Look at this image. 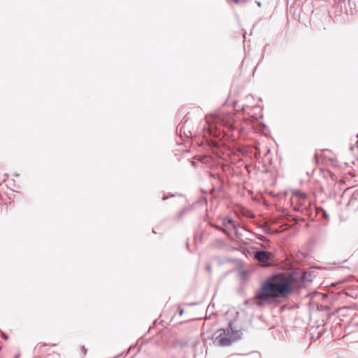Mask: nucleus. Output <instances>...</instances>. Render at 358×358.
<instances>
[{"label":"nucleus","instance_id":"nucleus-1","mask_svg":"<svg viewBox=\"0 0 358 358\" xmlns=\"http://www.w3.org/2000/svg\"><path fill=\"white\" fill-rule=\"evenodd\" d=\"M295 278L292 274L280 273L269 276L255 294V303L258 306L270 304L273 299L286 296L293 291Z\"/></svg>","mask_w":358,"mask_h":358},{"label":"nucleus","instance_id":"nucleus-2","mask_svg":"<svg viewBox=\"0 0 358 358\" xmlns=\"http://www.w3.org/2000/svg\"><path fill=\"white\" fill-rule=\"evenodd\" d=\"M234 115L229 113L219 112L217 114L210 115L206 117V122L211 127V124H219L223 125L231 130L234 129ZM211 129V128H210Z\"/></svg>","mask_w":358,"mask_h":358},{"label":"nucleus","instance_id":"nucleus-3","mask_svg":"<svg viewBox=\"0 0 358 358\" xmlns=\"http://www.w3.org/2000/svg\"><path fill=\"white\" fill-rule=\"evenodd\" d=\"M232 330L228 328L223 330L218 336L215 338L214 343L220 347H226L230 345L236 338L232 336Z\"/></svg>","mask_w":358,"mask_h":358},{"label":"nucleus","instance_id":"nucleus-4","mask_svg":"<svg viewBox=\"0 0 358 358\" xmlns=\"http://www.w3.org/2000/svg\"><path fill=\"white\" fill-rule=\"evenodd\" d=\"M254 257L264 266L271 265L274 259V256L271 252L264 250L257 251L254 255Z\"/></svg>","mask_w":358,"mask_h":358},{"label":"nucleus","instance_id":"nucleus-5","mask_svg":"<svg viewBox=\"0 0 358 358\" xmlns=\"http://www.w3.org/2000/svg\"><path fill=\"white\" fill-rule=\"evenodd\" d=\"M227 226H231V229L234 230L236 237L239 238L241 234L238 231V226L231 219L224 217L222 220V231L227 234L230 238L234 239L231 236V232L227 229Z\"/></svg>","mask_w":358,"mask_h":358},{"label":"nucleus","instance_id":"nucleus-6","mask_svg":"<svg viewBox=\"0 0 358 358\" xmlns=\"http://www.w3.org/2000/svg\"><path fill=\"white\" fill-rule=\"evenodd\" d=\"M211 245L215 248H223L226 247V243L221 239H215L211 243Z\"/></svg>","mask_w":358,"mask_h":358},{"label":"nucleus","instance_id":"nucleus-7","mask_svg":"<svg viewBox=\"0 0 358 358\" xmlns=\"http://www.w3.org/2000/svg\"><path fill=\"white\" fill-rule=\"evenodd\" d=\"M295 195L299 199H306V196L304 193L301 192H297L295 193Z\"/></svg>","mask_w":358,"mask_h":358},{"label":"nucleus","instance_id":"nucleus-8","mask_svg":"<svg viewBox=\"0 0 358 358\" xmlns=\"http://www.w3.org/2000/svg\"><path fill=\"white\" fill-rule=\"evenodd\" d=\"M306 275H307V273H306V272H303L301 273V275L300 277L301 282H304L306 281H310L309 280L306 279Z\"/></svg>","mask_w":358,"mask_h":358},{"label":"nucleus","instance_id":"nucleus-9","mask_svg":"<svg viewBox=\"0 0 358 358\" xmlns=\"http://www.w3.org/2000/svg\"><path fill=\"white\" fill-rule=\"evenodd\" d=\"M210 226L215 228L216 229H218L220 231H222V226H219L217 224H210Z\"/></svg>","mask_w":358,"mask_h":358},{"label":"nucleus","instance_id":"nucleus-10","mask_svg":"<svg viewBox=\"0 0 358 358\" xmlns=\"http://www.w3.org/2000/svg\"><path fill=\"white\" fill-rule=\"evenodd\" d=\"M206 269L210 272V269H211L210 266V265H207L206 266Z\"/></svg>","mask_w":358,"mask_h":358},{"label":"nucleus","instance_id":"nucleus-11","mask_svg":"<svg viewBox=\"0 0 358 358\" xmlns=\"http://www.w3.org/2000/svg\"><path fill=\"white\" fill-rule=\"evenodd\" d=\"M82 350H83V351L84 354L85 355V354H86V352H87V350L85 348V347H84V346H83Z\"/></svg>","mask_w":358,"mask_h":358},{"label":"nucleus","instance_id":"nucleus-12","mask_svg":"<svg viewBox=\"0 0 358 358\" xmlns=\"http://www.w3.org/2000/svg\"><path fill=\"white\" fill-rule=\"evenodd\" d=\"M182 313H183V309H180V315H182Z\"/></svg>","mask_w":358,"mask_h":358},{"label":"nucleus","instance_id":"nucleus-13","mask_svg":"<svg viewBox=\"0 0 358 358\" xmlns=\"http://www.w3.org/2000/svg\"><path fill=\"white\" fill-rule=\"evenodd\" d=\"M230 229H231V226H227V229L230 231Z\"/></svg>","mask_w":358,"mask_h":358},{"label":"nucleus","instance_id":"nucleus-14","mask_svg":"<svg viewBox=\"0 0 358 358\" xmlns=\"http://www.w3.org/2000/svg\"><path fill=\"white\" fill-rule=\"evenodd\" d=\"M239 0H234V3H238Z\"/></svg>","mask_w":358,"mask_h":358},{"label":"nucleus","instance_id":"nucleus-15","mask_svg":"<svg viewBox=\"0 0 358 358\" xmlns=\"http://www.w3.org/2000/svg\"><path fill=\"white\" fill-rule=\"evenodd\" d=\"M166 199H167V196H164V197L162 198V199H163V200H166Z\"/></svg>","mask_w":358,"mask_h":358},{"label":"nucleus","instance_id":"nucleus-16","mask_svg":"<svg viewBox=\"0 0 358 358\" xmlns=\"http://www.w3.org/2000/svg\"><path fill=\"white\" fill-rule=\"evenodd\" d=\"M3 338H4L5 339H6V338H7V336H3Z\"/></svg>","mask_w":358,"mask_h":358},{"label":"nucleus","instance_id":"nucleus-17","mask_svg":"<svg viewBox=\"0 0 358 358\" xmlns=\"http://www.w3.org/2000/svg\"><path fill=\"white\" fill-rule=\"evenodd\" d=\"M357 138H358V134H357Z\"/></svg>","mask_w":358,"mask_h":358}]
</instances>
